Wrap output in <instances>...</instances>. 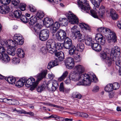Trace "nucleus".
<instances>
[{"label": "nucleus", "mask_w": 121, "mask_h": 121, "mask_svg": "<svg viewBox=\"0 0 121 121\" xmlns=\"http://www.w3.org/2000/svg\"><path fill=\"white\" fill-rule=\"evenodd\" d=\"M64 47L63 43H56L55 42V45L53 46L52 49H55L57 51V50H60Z\"/></svg>", "instance_id": "bb28decb"}, {"label": "nucleus", "mask_w": 121, "mask_h": 121, "mask_svg": "<svg viewBox=\"0 0 121 121\" xmlns=\"http://www.w3.org/2000/svg\"><path fill=\"white\" fill-rule=\"evenodd\" d=\"M66 49H69V50H75L77 51L76 48L75 46L72 45H70V46L69 47V48H65Z\"/></svg>", "instance_id": "e2e57ef3"}, {"label": "nucleus", "mask_w": 121, "mask_h": 121, "mask_svg": "<svg viewBox=\"0 0 121 121\" xmlns=\"http://www.w3.org/2000/svg\"><path fill=\"white\" fill-rule=\"evenodd\" d=\"M13 39L17 44L21 45L24 43V39L22 36L20 34H15L13 37Z\"/></svg>", "instance_id": "4468645a"}, {"label": "nucleus", "mask_w": 121, "mask_h": 121, "mask_svg": "<svg viewBox=\"0 0 121 121\" xmlns=\"http://www.w3.org/2000/svg\"><path fill=\"white\" fill-rule=\"evenodd\" d=\"M86 37L84 38L81 35V36H80L78 38V41L81 42V43H82L83 42L84 40L85 41V39Z\"/></svg>", "instance_id": "052dcab7"}, {"label": "nucleus", "mask_w": 121, "mask_h": 121, "mask_svg": "<svg viewBox=\"0 0 121 121\" xmlns=\"http://www.w3.org/2000/svg\"><path fill=\"white\" fill-rule=\"evenodd\" d=\"M69 22V20L66 18H60L58 22L57 21L54 23V26L55 28V31H57L59 29L60 25L65 26H67Z\"/></svg>", "instance_id": "0eeeda50"}, {"label": "nucleus", "mask_w": 121, "mask_h": 121, "mask_svg": "<svg viewBox=\"0 0 121 121\" xmlns=\"http://www.w3.org/2000/svg\"><path fill=\"white\" fill-rule=\"evenodd\" d=\"M80 115L81 117L86 118H87L88 116L87 114L84 112H81L80 113Z\"/></svg>", "instance_id": "774afa93"}, {"label": "nucleus", "mask_w": 121, "mask_h": 121, "mask_svg": "<svg viewBox=\"0 0 121 121\" xmlns=\"http://www.w3.org/2000/svg\"><path fill=\"white\" fill-rule=\"evenodd\" d=\"M69 22L72 24H78V19L77 17L70 11H69L66 15Z\"/></svg>", "instance_id": "6e6552de"}, {"label": "nucleus", "mask_w": 121, "mask_h": 121, "mask_svg": "<svg viewBox=\"0 0 121 121\" xmlns=\"http://www.w3.org/2000/svg\"><path fill=\"white\" fill-rule=\"evenodd\" d=\"M105 12V7L102 5L100 7L99 10L98 12V15L97 11L93 9L89 10L88 12L87 13L89 14L91 16L95 18L99 19V17L103 18L104 15V14ZM86 13V12H85Z\"/></svg>", "instance_id": "20e7f679"}, {"label": "nucleus", "mask_w": 121, "mask_h": 121, "mask_svg": "<svg viewBox=\"0 0 121 121\" xmlns=\"http://www.w3.org/2000/svg\"><path fill=\"white\" fill-rule=\"evenodd\" d=\"M40 34L39 38V39L42 41H46L49 37V31L47 29L43 30L41 31Z\"/></svg>", "instance_id": "9b49d317"}, {"label": "nucleus", "mask_w": 121, "mask_h": 121, "mask_svg": "<svg viewBox=\"0 0 121 121\" xmlns=\"http://www.w3.org/2000/svg\"><path fill=\"white\" fill-rule=\"evenodd\" d=\"M19 18L20 19V20L23 22L25 23H27L28 21V19L26 16L22 14L21 15Z\"/></svg>", "instance_id": "58836bf2"}, {"label": "nucleus", "mask_w": 121, "mask_h": 121, "mask_svg": "<svg viewBox=\"0 0 121 121\" xmlns=\"http://www.w3.org/2000/svg\"><path fill=\"white\" fill-rule=\"evenodd\" d=\"M112 83H109L105 87L104 90L107 92H110L113 91Z\"/></svg>", "instance_id": "72a5a7b5"}, {"label": "nucleus", "mask_w": 121, "mask_h": 121, "mask_svg": "<svg viewBox=\"0 0 121 121\" xmlns=\"http://www.w3.org/2000/svg\"><path fill=\"white\" fill-rule=\"evenodd\" d=\"M77 4L83 12L87 13L90 9V7L87 0H78Z\"/></svg>", "instance_id": "39448f33"}, {"label": "nucleus", "mask_w": 121, "mask_h": 121, "mask_svg": "<svg viewBox=\"0 0 121 121\" xmlns=\"http://www.w3.org/2000/svg\"><path fill=\"white\" fill-rule=\"evenodd\" d=\"M42 27V26L41 24L37 23L34 26L32 30L35 35H39L41 32L40 29Z\"/></svg>", "instance_id": "2eb2a0df"}, {"label": "nucleus", "mask_w": 121, "mask_h": 121, "mask_svg": "<svg viewBox=\"0 0 121 121\" xmlns=\"http://www.w3.org/2000/svg\"><path fill=\"white\" fill-rule=\"evenodd\" d=\"M113 90H116L118 89L120 86V84L117 82H115L112 84Z\"/></svg>", "instance_id": "a18cd8bd"}, {"label": "nucleus", "mask_w": 121, "mask_h": 121, "mask_svg": "<svg viewBox=\"0 0 121 121\" xmlns=\"http://www.w3.org/2000/svg\"><path fill=\"white\" fill-rule=\"evenodd\" d=\"M57 65L56 61L52 60L50 61L48 63L47 68L48 69H50L53 67Z\"/></svg>", "instance_id": "f704fd0d"}, {"label": "nucleus", "mask_w": 121, "mask_h": 121, "mask_svg": "<svg viewBox=\"0 0 121 121\" xmlns=\"http://www.w3.org/2000/svg\"><path fill=\"white\" fill-rule=\"evenodd\" d=\"M35 79L32 77H30L26 80L25 82V85L27 87H29L31 86L32 84L35 83Z\"/></svg>", "instance_id": "aec40b11"}, {"label": "nucleus", "mask_w": 121, "mask_h": 121, "mask_svg": "<svg viewBox=\"0 0 121 121\" xmlns=\"http://www.w3.org/2000/svg\"><path fill=\"white\" fill-rule=\"evenodd\" d=\"M8 48L7 50V52L9 55L12 56H14L15 54L16 48H14L13 47V48Z\"/></svg>", "instance_id": "e433bc0d"}, {"label": "nucleus", "mask_w": 121, "mask_h": 121, "mask_svg": "<svg viewBox=\"0 0 121 121\" xmlns=\"http://www.w3.org/2000/svg\"><path fill=\"white\" fill-rule=\"evenodd\" d=\"M26 4L24 3H20L19 7L20 9L22 11H23L25 10Z\"/></svg>", "instance_id": "3c124183"}, {"label": "nucleus", "mask_w": 121, "mask_h": 121, "mask_svg": "<svg viewBox=\"0 0 121 121\" xmlns=\"http://www.w3.org/2000/svg\"><path fill=\"white\" fill-rule=\"evenodd\" d=\"M110 13V16L112 20H116L118 19L119 15L114 9H111Z\"/></svg>", "instance_id": "5701e85b"}, {"label": "nucleus", "mask_w": 121, "mask_h": 121, "mask_svg": "<svg viewBox=\"0 0 121 121\" xmlns=\"http://www.w3.org/2000/svg\"><path fill=\"white\" fill-rule=\"evenodd\" d=\"M65 62L66 68L69 69H72L74 65L73 59L71 57L67 58Z\"/></svg>", "instance_id": "f8f14e48"}, {"label": "nucleus", "mask_w": 121, "mask_h": 121, "mask_svg": "<svg viewBox=\"0 0 121 121\" xmlns=\"http://www.w3.org/2000/svg\"><path fill=\"white\" fill-rule=\"evenodd\" d=\"M11 0H1L0 2L2 4H7L10 3Z\"/></svg>", "instance_id": "13d9d810"}, {"label": "nucleus", "mask_w": 121, "mask_h": 121, "mask_svg": "<svg viewBox=\"0 0 121 121\" xmlns=\"http://www.w3.org/2000/svg\"><path fill=\"white\" fill-rule=\"evenodd\" d=\"M47 73V70H45L39 73L37 76L38 81H39L46 77Z\"/></svg>", "instance_id": "a878e982"}, {"label": "nucleus", "mask_w": 121, "mask_h": 121, "mask_svg": "<svg viewBox=\"0 0 121 121\" xmlns=\"http://www.w3.org/2000/svg\"><path fill=\"white\" fill-rule=\"evenodd\" d=\"M12 4L15 6H17L18 5L20 2L19 0H12Z\"/></svg>", "instance_id": "6e6d98bb"}, {"label": "nucleus", "mask_w": 121, "mask_h": 121, "mask_svg": "<svg viewBox=\"0 0 121 121\" xmlns=\"http://www.w3.org/2000/svg\"><path fill=\"white\" fill-rule=\"evenodd\" d=\"M55 42L52 39H49L46 42V47L48 48L52 49L55 45Z\"/></svg>", "instance_id": "c756f323"}, {"label": "nucleus", "mask_w": 121, "mask_h": 121, "mask_svg": "<svg viewBox=\"0 0 121 121\" xmlns=\"http://www.w3.org/2000/svg\"><path fill=\"white\" fill-rule=\"evenodd\" d=\"M120 54V48L117 46L114 47L112 48L110 56L107 58L106 62L108 66H110L112 63L115 62L116 65L120 67L119 74L121 76V57H119Z\"/></svg>", "instance_id": "f03ea898"}, {"label": "nucleus", "mask_w": 121, "mask_h": 121, "mask_svg": "<svg viewBox=\"0 0 121 121\" xmlns=\"http://www.w3.org/2000/svg\"><path fill=\"white\" fill-rule=\"evenodd\" d=\"M4 48V47L0 46V54H1L5 52V50Z\"/></svg>", "instance_id": "69168bd1"}, {"label": "nucleus", "mask_w": 121, "mask_h": 121, "mask_svg": "<svg viewBox=\"0 0 121 121\" xmlns=\"http://www.w3.org/2000/svg\"><path fill=\"white\" fill-rule=\"evenodd\" d=\"M55 54L56 57H57V60L60 61H62L64 59V54L62 51L56 52L55 53Z\"/></svg>", "instance_id": "4be33fe9"}, {"label": "nucleus", "mask_w": 121, "mask_h": 121, "mask_svg": "<svg viewBox=\"0 0 121 121\" xmlns=\"http://www.w3.org/2000/svg\"><path fill=\"white\" fill-rule=\"evenodd\" d=\"M44 15V13L43 11H39L36 14V16L38 18L41 19L43 17Z\"/></svg>", "instance_id": "c03bdc74"}, {"label": "nucleus", "mask_w": 121, "mask_h": 121, "mask_svg": "<svg viewBox=\"0 0 121 121\" xmlns=\"http://www.w3.org/2000/svg\"><path fill=\"white\" fill-rule=\"evenodd\" d=\"M46 86L43 84L42 85H39L37 87V90L39 92H41L43 91L45 89Z\"/></svg>", "instance_id": "c9c22d12"}, {"label": "nucleus", "mask_w": 121, "mask_h": 121, "mask_svg": "<svg viewBox=\"0 0 121 121\" xmlns=\"http://www.w3.org/2000/svg\"><path fill=\"white\" fill-rule=\"evenodd\" d=\"M73 95L74 97L75 98H78L79 99H81L82 97V95L78 93H76Z\"/></svg>", "instance_id": "bf43d9fd"}, {"label": "nucleus", "mask_w": 121, "mask_h": 121, "mask_svg": "<svg viewBox=\"0 0 121 121\" xmlns=\"http://www.w3.org/2000/svg\"><path fill=\"white\" fill-rule=\"evenodd\" d=\"M46 86L49 91L53 92L58 87V83L57 81L55 80L53 81L52 83L48 81L46 84Z\"/></svg>", "instance_id": "1a4fd4ad"}, {"label": "nucleus", "mask_w": 121, "mask_h": 121, "mask_svg": "<svg viewBox=\"0 0 121 121\" xmlns=\"http://www.w3.org/2000/svg\"><path fill=\"white\" fill-rule=\"evenodd\" d=\"M100 56L101 59L103 60H104L106 58L107 53L104 51H102L100 53Z\"/></svg>", "instance_id": "de8ad7c7"}, {"label": "nucleus", "mask_w": 121, "mask_h": 121, "mask_svg": "<svg viewBox=\"0 0 121 121\" xmlns=\"http://www.w3.org/2000/svg\"><path fill=\"white\" fill-rule=\"evenodd\" d=\"M90 1L95 7H99L100 4L99 0H90Z\"/></svg>", "instance_id": "79ce46f5"}, {"label": "nucleus", "mask_w": 121, "mask_h": 121, "mask_svg": "<svg viewBox=\"0 0 121 121\" xmlns=\"http://www.w3.org/2000/svg\"><path fill=\"white\" fill-rule=\"evenodd\" d=\"M85 48L84 44L80 43L78 44L77 45L76 48L77 51L79 52H82Z\"/></svg>", "instance_id": "473e14b6"}, {"label": "nucleus", "mask_w": 121, "mask_h": 121, "mask_svg": "<svg viewBox=\"0 0 121 121\" xmlns=\"http://www.w3.org/2000/svg\"><path fill=\"white\" fill-rule=\"evenodd\" d=\"M9 9V7L7 5H2L0 6V13L2 14H5L8 13Z\"/></svg>", "instance_id": "f3484780"}, {"label": "nucleus", "mask_w": 121, "mask_h": 121, "mask_svg": "<svg viewBox=\"0 0 121 121\" xmlns=\"http://www.w3.org/2000/svg\"><path fill=\"white\" fill-rule=\"evenodd\" d=\"M38 84V82L37 81H36L35 83L32 84V85L30 86L31 87L30 88V90L32 91L34 90L35 89L37 86Z\"/></svg>", "instance_id": "4d7b16f0"}, {"label": "nucleus", "mask_w": 121, "mask_h": 121, "mask_svg": "<svg viewBox=\"0 0 121 121\" xmlns=\"http://www.w3.org/2000/svg\"><path fill=\"white\" fill-rule=\"evenodd\" d=\"M88 25L84 23H80L79 24V26L81 29H83V30H84L86 27H88Z\"/></svg>", "instance_id": "864d4df0"}, {"label": "nucleus", "mask_w": 121, "mask_h": 121, "mask_svg": "<svg viewBox=\"0 0 121 121\" xmlns=\"http://www.w3.org/2000/svg\"><path fill=\"white\" fill-rule=\"evenodd\" d=\"M72 32V34L74 39H76L80 36L81 35V34L80 33V31L79 30L73 31Z\"/></svg>", "instance_id": "4c0bfd02"}, {"label": "nucleus", "mask_w": 121, "mask_h": 121, "mask_svg": "<svg viewBox=\"0 0 121 121\" xmlns=\"http://www.w3.org/2000/svg\"><path fill=\"white\" fill-rule=\"evenodd\" d=\"M96 42L102 45H104L106 42L105 39L103 35L100 33H98L95 37Z\"/></svg>", "instance_id": "ddd939ff"}, {"label": "nucleus", "mask_w": 121, "mask_h": 121, "mask_svg": "<svg viewBox=\"0 0 121 121\" xmlns=\"http://www.w3.org/2000/svg\"><path fill=\"white\" fill-rule=\"evenodd\" d=\"M8 42V48L13 47L14 48H15L16 47H17V44L16 42H14L13 40L12 39L9 40H7Z\"/></svg>", "instance_id": "7c9ffc66"}, {"label": "nucleus", "mask_w": 121, "mask_h": 121, "mask_svg": "<svg viewBox=\"0 0 121 121\" xmlns=\"http://www.w3.org/2000/svg\"><path fill=\"white\" fill-rule=\"evenodd\" d=\"M48 48L46 47H43L40 49V52H41L43 54L45 55L48 52Z\"/></svg>", "instance_id": "09e8293b"}, {"label": "nucleus", "mask_w": 121, "mask_h": 121, "mask_svg": "<svg viewBox=\"0 0 121 121\" xmlns=\"http://www.w3.org/2000/svg\"><path fill=\"white\" fill-rule=\"evenodd\" d=\"M14 100L13 99H9L7 98L4 99V102L9 105H15L14 103Z\"/></svg>", "instance_id": "ea45409f"}, {"label": "nucleus", "mask_w": 121, "mask_h": 121, "mask_svg": "<svg viewBox=\"0 0 121 121\" xmlns=\"http://www.w3.org/2000/svg\"><path fill=\"white\" fill-rule=\"evenodd\" d=\"M8 42L7 41L4 40L0 39V44L2 46L4 47L8 48Z\"/></svg>", "instance_id": "49530a36"}, {"label": "nucleus", "mask_w": 121, "mask_h": 121, "mask_svg": "<svg viewBox=\"0 0 121 121\" xmlns=\"http://www.w3.org/2000/svg\"><path fill=\"white\" fill-rule=\"evenodd\" d=\"M95 41H94L91 46L92 49L94 50L97 52L101 51L102 49V47L100 44L99 43L95 42Z\"/></svg>", "instance_id": "dca6fc26"}, {"label": "nucleus", "mask_w": 121, "mask_h": 121, "mask_svg": "<svg viewBox=\"0 0 121 121\" xmlns=\"http://www.w3.org/2000/svg\"><path fill=\"white\" fill-rule=\"evenodd\" d=\"M22 14V12L20 10H16L13 13L14 17L17 19L19 18Z\"/></svg>", "instance_id": "a19ab883"}, {"label": "nucleus", "mask_w": 121, "mask_h": 121, "mask_svg": "<svg viewBox=\"0 0 121 121\" xmlns=\"http://www.w3.org/2000/svg\"><path fill=\"white\" fill-rule=\"evenodd\" d=\"M55 36L57 40L61 41L64 40L65 38L67 37L65 31L61 29L57 31Z\"/></svg>", "instance_id": "9d476101"}, {"label": "nucleus", "mask_w": 121, "mask_h": 121, "mask_svg": "<svg viewBox=\"0 0 121 121\" xmlns=\"http://www.w3.org/2000/svg\"><path fill=\"white\" fill-rule=\"evenodd\" d=\"M68 74L67 71H65L63 73L62 75L58 79V81L60 82L63 80L67 76Z\"/></svg>", "instance_id": "37998d69"}, {"label": "nucleus", "mask_w": 121, "mask_h": 121, "mask_svg": "<svg viewBox=\"0 0 121 121\" xmlns=\"http://www.w3.org/2000/svg\"><path fill=\"white\" fill-rule=\"evenodd\" d=\"M20 61V59L18 58L14 57L12 59V62L13 63L18 64Z\"/></svg>", "instance_id": "5fc2aeb1"}, {"label": "nucleus", "mask_w": 121, "mask_h": 121, "mask_svg": "<svg viewBox=\"0 0 121 121\" xmlns=\"http://www.w3.org/2000/svg\"><path fill=\"white\" fill-rule=\"evenodd\" d=\"M95 41L94 39H92L89 36L86 37L85 39V43L87 45L91 46V45L94 43V41Z\"/></svg>", "instance_id": "393cba45"}, {"label": "nucleus", "mask_w": 121, "mask_h": 121, "mask_svg": "<svg viewBox=\"0 0 121 121\" xmlns=\"http://www.w3.org/2000/svg\"><path fill=\"white\" fill-rule=\"evenodd\" d=\"M37 21L36 16H32L28 19V23L31 26L34 25Z\"/></svg>", "instance_id": "cd10ccee"}, {"label": "nucleus", "mask_w": 121, "mask_h": 121, "mask_svg": "<svg viewBox=\"0 0 121 121\" xmlns=\"http://www.w3.org/2000/svg\"><path fill=\"white\" fill-rule=\"evenodd\" d=\"M5 80L7 81L9 83L13 84H15L16 79L15 77L13 76H11L8 77H5Z\"/></svg>", "instance_id": "c85d7f7f"}, {"label": "nucleus", "mask_w": 121, "mask_h": 121, "mask_svg": "<svg viewBox=\"0 0 121 121\" xmlns=\"http://www.w3.org/2000/svg\"><path fill=\"white\" fill-rule=\"evenodd\" d=\"M103 29L102 34H106V39L108 43H112L113 44L117 42V37L114 32L111 31L110 29L106 28L104 27Z\"/></svg>", "instance_id": "7ed1b4c3"}, {"label": "nucleus", "mask_w": 121, "mask_h": 121, "mask_svg": "<svg viewBox=\"0 0 121 121\" xmlns=\"http://www.w3.org/2000/svg\"><path fill=\"white\" fill-rule=\"evenodd\" d=\"M0 58L3 62H8L10 60V58L9 56L5 53L0 54Z\"/></svg>", "instance_id": "b1692460"}, {"label": "nucleus", "mask_w": 121, "mask_h": 121, "mask_svg": "<svg viewBox=\"0 0 121 121\" xmlns=\"http://www.w3.org/2000/svg\"><path fill=\"white\" fill-rule=\"evenodd\" d=\"M27 78H23L19 79L16 83V85L18 87L23 86L25 83L26 82Z\"/></svg>", "instance_id": "412c9836"}, {"label": "nucleus", "mask_w": 121, "mask_h": 121, "mask_svg": "<svg viewBox=\"0 0 121 121\" xmlns=\"http://www.w3.org/2000/svg\"><path fill=\"white\" fill-rule=\"evenodd\" d=\"M64 40V43H63V44L65 48H68L70 45L73 44L72 40L70 38L67 37Z\"/></svg>", "instance_id": "a211bd4d"}, {"label": "nucleus", "mask_w": 121, "mask_h": 121, "mask_svg": "<svg viewBox=\"0 0 121 121\" xmlns=\"http://www.w3.org/2000/svg\"><path fill=\"white\" fill-rule=\"evenodd\" d=\"M28 8L30 10L31 12H35L36 11V9L35 7L32 5H29Z\"/></svg>", "instance_id": "8fccbe9b"}, {"label": "nucleus", "mask_w": 121, "mask_h": 121, "mask_svg": "<svg viewBox=\"0 0 121 121\" xmlns=\"http://www.w3.org/2000/svg\"><path fill=\"white\" fill-rule=\"evenodd\" d=\"M69 78L70 80L79 82L77 83L78 85L89 86L92 82L95 83L98 81L97 78L94 73L90 76L88 74L85 73L82 74L80 76L75 71H72L69 74Z\"/></svg>", "instance_id": "f257e3e1"}, {"label": "nucleus", "mask_w": 121, "mask_h": 121, "mask_svg": "<svg viewBox=\"0 0 121 121\" xmlns=\"http://www.w3.org/2000/svg\"><path fill=\"white\" fill-rule=\"evenodd\" d=\"M75 72L79 75L83 73L85 71V68L83 66L81 65H78L75 66Z\"/></svg>", "instance_id": "6ab92c4d"}, {"label": "nucleus", "mask_w": 121, "mask_h": 121, "mask_svg": "<svg viewBox=\"0 0 121 121\" xmlns=\"http://www.w3.org/2000/svg\"><path fill=\"white\" fill-rule=\"evenodd\" d=\"M59 90L60 91L62 92L65 88L64 86L63 83L62 82L60 83L59 86Z\"/></svg>", "instance_id": "0e129e2a"}, {"label": "nucleus", "mask_w": 121, "mask_h": 121, "mask_svg": "<svg viewBox=\"0 0 121 121\" xmlns=\"http://www.w3.org/2000/svg\"><path fill=\"white\" fill-rule=\"evenodd\" d=\"M17 56L20 58H24L25 56V52L22 49H18L16 51Z\"/></svg>", "instance_id": "2f4dec72"}, {"label": "nucleus", "mask_w": 121, "mask_h": 121, "mask_svg": "<svg viewBox=\"0 0 121 121\" xmlns=\"http://www.w3.org/2000/svg\"><path fill=\"white\" fill-rule=\"evenodd\" d=\"M88 25L84 23H80L79 24V26L81 29H83V30H84L86 27H88Z\"/></svg>", "instance_id": "603ef678"}, {"label": "nucleus", "mask_w": 121, "mask_h": 121, "mask_svg": "<svg viewBox=\"0 0 121 121\" xmlns=\"http://www.w3.org/2000/svg\"><path fill=\"white\" fill-rule=\"evenodd\" d=\"M43 23L46 27L50 28L51 32L53 34L56 32V31H55V28L54 26V23L52 19L48 17L45 18L43 21Z\"/></svg>", "instance_id": "423d86ee"}, {"label": "nucleus", "mask_w": 121, "mask_h": 121, "mask_svg": "<svg viewBox=\"0 0 121 121\" xmlns=\"http://www.w3.org/2000/svg\"><path fill=\"white\" fill-rule=\"evenodd\" d=\"M74 61L75 62H79L80 61L81 59V57L80 55L74 57Z\"/></svg>", "instance_id": "680f3d73"}, {"label": "nucleus", "mask_w": 121, "mask_h": 121, "mask_svg": "<svg viewBox=\"0 0 121 121\" xmlns=\"http://www.w3.org/2000/svg\"><path fill=\"white\" fill-rule=\"evenodd\" d=\"M59 116L55 114H52L51 115V118H54L55 120L58 121V118Z\"/></svg>", "instance_id": "338daca9"}]
</instances>
